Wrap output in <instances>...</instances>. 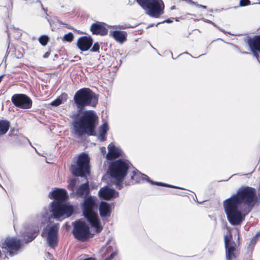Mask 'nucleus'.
I'll use <instances>...</instances> for the list:
<instances>
[{"label": "nucleus", "instance_id": "6e6552de", "mask_svg": "<svg viewBox=\"0 0 260 260\" xmlns=\"http://www.w3.org/2000/svg\"><path fill=\"white\" fill-rule=\"evenodd\" d=\"M129 166L127 162L119 159L112 162L109 167V173L112 178L124 179L127 174Z\"/></svg>", "mask_w": 260, "mask_h": 260}, {"label": "nucleus", "instance_id": "a19ab883", "mask_svg": "<svg viewBox=\"0 0 260 260\" xmlns=\"http://www.w3.org/2000/svg\"><path fill=\"white\" fill-rule=\"evenodd\" d=\"M258 236H260V231L259 232H257L256 233V234H255V237H254L251 241V242H252L253 241H254L255 240V238L257 237H258Z\"/></svg>", "mask_w": 260, "mask_h": 260}, {"label": "nucleus", "instance_id": "8fccbe9b", "mask_svg": "<svg viewBox=\"0 0 260 260\" xmlns=\"http://www.w3.org/2000/svg\"><path fill=\"white\" fill-rule=\"evenodd\" d=\"M101 149H102V151L103 152V151H104L105 152H106V150H105L106 149H105V147L102 148Z\"/></svg>", "mask_w": 260, "mask_h": 260}, {"label": "nucleus", "instance_id": "37998d69", "mask_svg": "<svg viewBox=\"0 0 260 260\" xmlns=\"http://www.w3.org/2000/svg\"><path fill=\"white\" fill-rule=\"evenodd\" d=\"M197 7H200V8H204V9H206L207 7L206 6H204V5H199V4H197V3L196 2V4H195Z\"/></svg>", "mask_w": 260, "mask_h": 260}, {"label": "nucleus", "instance_id": "6ab92c4d", "mask_svg": "<svg viewBox=\"0 0 260 260\" xmlns=\"http://www.w3.org/2000/svg\"><path fill=\"white\" fill-rule=\"evenodd\" d=\"M99 212L102 217H109L111 214V207L109 204L101 202L99 206Z\"/></svg>", "mask_w": 260, "mask_h": 260}, {"label": "nucleus", "instance_id": "7c9ffc66", "mask_svg": "<svg viewBox=\"0 0 260 260\" xmlns=\"http://www.w3.org/2000/svg\"><path fill=\"white\" fill-rule=\"evenodd\" d=\"M74 35L72 32H69L63 36V40L67 42H71L73 40Z\"/></svg>", "mask_w": 260, "mask_h": 260}, {"label": "nucleus", "instance_id": "4c0bfd02", "mask_svg": "<svg viewBox=\"0 0 260 260\" xmlns=\"http://www.w3.org/2000/svg\"><path fill=\"white\" fill-rule=\"evenodd\" d=\"M100 133V135H99V139L101 142L104 141L106 139V136L107 134H104V133Z\"/></svg>", "mask_w": 260, "mask_h": 260}, {"label": "nucleus", "instance_id": "72a5a7b5", "mask_svg": "<svg viewBox=\"0 0 260 260\" xmlns=\"http://www.w3.org/2000/svg\"><path fill=\"white\" fill-rule=\"evenodd\" d=\"M249 47L250 50L252 52L253 55L257 59V60L259 62V56L258 53V51L257 50H255V49H253V48L252 47Z\"/></svg>", "mask_w": 260, "mask_h": 260}, {"label": "nucleus", "instance_id": "ea45409f", "mask_svg": "<svg viewBox=\"0 0 260 260\" xmlns=\"http://www.w3.org/2000/svg\"><path fill=\"white\" fill-rule=\"evenodd\" d=\"M173 19H174L173 18L167 19H166V20H164V21H162L161 22L157 23L156 25L157 26V25H159L160 23H172L173 21Z\"/></svg>", "mask_w": 260, "mask_h": 260}, {"label": "nucleus", "instance_id": "3c124183", "mask_svg": "<svg viewBox=\"0 0 260 260\" xmlns=\"http://www.w3.org/2000/svg\"><path fill=\"white\" fill-rule=\"evenodd\" d=\"M4 75H1L0 76V82H1L2 79L3 78Z\"/></svg>", "mask_w": 260, "mask_h": 260}, {"label": "nucleus", "instance_id": "de8ad7c7", "mask_svg": "<svg viewBox=\"0 0 260 260\" xmlns=\"http://www.w3.org/2000/svg\"><path fill=\"white\" fill-rule=\"evenodd\" d=\"M47 212H45L44 213H42V218H46V216H47Z\"/></svg>", "mask_w": 260, "mask_h": 260}, {"label": "nucleus", "instance_id": "5fc2aeb1", "mask_svg": "<svg viewBox=\"0 0 260 260\" xmlns=\"http://www.w3.org/2000/svg\"><path fill=\"white\" fill-rule=\"evenodd\" d=\"M174 8H175V6H172V7L171 8V10H173V9H174Z\"/></svg>", "mask_w": 260, "mask_h": 260}, {"label": "nucleus", "instance_id": "423d86ee", "mask_svg": "<svg viewBox=\"0 0 260 260\" xmlns=\"http://www.w3.org/2000/svg\"><path fill=\"white\" fill-rule=\"evenodd\" d=\"M151 17L158 18L164 14V4L162 0H136Z\"/></svg>", "mask_w": 260, "mask_h": 260}, {"label": "nucleus", "instance_id": "aec40b11", "mask_svg": "<svg viewBox=\"0 0 260 260\" xmlns=\"http://www.w3.org/2000/svg\"><path fill=\"white\" fill-rule=\"evenodd\" d=\"M247 44L249 47H252L253 49L257 50L260 53V35L248 39Z\"/></svg>", "mask_w": 260, "mask_h": 260}, {"label": "nucleus", "instance_id": "2eb2a0df", "mask_svg": "<svg viewBox=\"0 0 260 260\" xmlns=\"http://www.w3.org/2000/svg\"><path fill=\"white\" fill-rule=\"evenodd\" d=\"M90 29L92 34L100 36H105L108 31V29L105 26V23L100 22L93 23Z\"/></svg>", "mask_w": 260, "mask_h": 260}, {"label": "nucleus", "instance_id": "09e8293b", "mask_svg": "<svg viewBox=\"0 0 260 260\" xmlns=\"http://www.w3.org/2000/svg\"><path fill=\"white\" fill-rule=\"evenodd\" d=\"M47 20H48V22L49 23L50 25H51L53 23V20L51 19H48Z\"/></svg>", "mask_w": 260, "mask_h": 260}, {"label": "nucleus", "instance_id": "4468645a", "mask_svg": "<svg viewBox=\"0 0 260 260\" xmlns=\"http://www.w3.org/2000/svg\"><path fill=\"white\" fill-rule=\"evenodd\" d=\"M93 44L92 38L89 36H82L79 38L77 45L82 51H86L89 50Z\"/></svg>", "mask_w": 260, "mask_h": 260}, {"label": "nucleus", "instance_id": "c756f323", "mask_svg": "<svg viewBox=\"0 0 260 260\" xmlns=\"http://www.w3.org/2000/svg\"><path fill=\"white\" fill-rule=\"evenodd\" d=\"M115 179V185L118 189H121L122 187V182L123 179H118V178H114Z\"/></svg>", "mask_w": 260, "mask_h": 260}, {"label": "nucleus", "instance_id": "f3484780", "mask_svg": "<svg viewBox=\"0 0 260 260\" xmlns=\"http://www.w3.org/2000/svg\"><path fill=\"white\" fill-rule=\"evenodd\" d=\"M89 192L90 188L88 181H87L85 183L82 184L77 187L76 194L78 197L85 198Z\"/></svg>", "mask_w": 260, "mask_h": 260}, {"label": "nucleus", "instance_id": "473e14b6", "mask_svg": "<svg viewBox=\"0 0 260 260\" xmlns=\"http://www.w3.org/2000/svg\"><path fill=\"white\" fill-rule=\"evenodd\" d=\"M134 26H131L129 24H124L122 25H118V26H116V28L120 29H124L126 28H134Z\"/></svg>", "mask_w": 260, "mask_h": 260}, {"label": "nucleus", "instance_id": "c85d7f7f", "mask_svg": "<svg viewBox=\"0 0 260 260\" xmlns=\"http://www.w3.org/2000/svg\"><path fill=\"white\" fill-rule=\"evenodd\" d=\"M108 130L109 127L107 122L104 123L99 127V133L107 134Z\"/></svg>", "mask_w": 260, "mask_h": 260}, {"label": "nucleus", "instance_id": "7ed1b4c3", "mask_svg": "<svg viewBox=\"0 0 260 260\" xmlns=\"http://www.w3.org/2000/svg\"><path fill=\"white\" fill-rule=\"evenodd\" d=\"M67 197L68 193L64 189L56 188L48 194L49 198L54 199L51 203V211L54 218L62 220L73 214V207L63 203Z\"/></svg>", "mask_w": 260, "mask_h": 260}, {"label": "nucleus", "instance_id": "e433bc0d", "mask_svg": "<svg viewBox=\"0 0 260 260\" xmlns=\"http://www.w3.org/2000/svg\"><path fill=\"white\" fill-rule=\"evenodd\" d=\"M225 247L230 245V243L232 242L231 241L230 239L228 238L227 235H225L224 237Z\"/></svg>", "mask_w": 260, "mask_h": 260}, {"label": "nucleus", "instance_id": "a878e982", "mask_svg": "<svg viewBox=\"0 0 260 260\" xmlns=\"http://www.w3.org/2000/svg\"><path fill=\"white\" fill-rule=\"evenodd\" d=\"M148 182H150L151 184H153V185H156L158 186H165V187H171V188H179V189H183V188H182L177 187L176 186H174L172 185H170L169 184H167V183H162V182H155V181H152L150 180V178H149Z\"/></svg>", "mask_w": 260, "mask_h": 260}, {"label": "nucleus", "instance_id": "5701e85b", "mask_svg": "<svg viewBox=\"0 0 260 260\" xmlns=\"http://www.w3.org/2000/svg\"><path fill=\"white\" fill-rule=\"evenodd\" d=\"M112 245H110L109 243H107L106 252L107 253H111L109 256L105 258V260H112L117 253V249L115 246L114 243H113Z\"/></svg>", "mask_w": 260, "mask_h": 260}, {"label": "nucleus", "instance_id": "49530a36", "mask_svg": "<svg viewBox=\"0 0 260 260\" xmlns=\"http://www.w3.org/2000/svg\"><path fill=\"white\" fill-rule=\"evenodd\" d=\"M213 26L216 27L217 28H218L220 31H222V32H224V30L221 29L220 27L219 26H217L214 22H213V24H212Z\"/></svg>", "mask_w": 260, "mask_h": 260}, {"label": "nucleus", "instance_id": "f704fd0d", "mask_svg": "<svg viewBox=\"0 0 260 260\" xmlns=\"http://www.w3.org/2000/svg\"><path fill=\"white\" fill-rule=\"evenodd\" d=\"M100 49V45L98 42L95 43L92 47L90 49V51L95 52L99 51Z\"/></svg>", "mask_w": 260, "mask_h": 260}, {"label": "nucleus", "instance_id": "f257e3e1", "mask_svg": "<svg viewBox=\"0 0 260 260\" xmlns=\"http://www.w3.org/2000/svg\"><path fill=\"white\" fill-rule=\"evenodd\" d=\"M74 101L78 113L72 117V134L76 138H82L84 136H96L95 128L99 117L95 111L86 110L79 117V113L86 106L95 107L98 103L99 96L88 88L78 90L74 94Z\"/></svg>", "mask_w": 260, "mask_h": 260}, {"label": "nucleus", "instance_id": "c03bdc74", "mask_svg": "<svg viewBox=\"0 0 260 260\" xmlns=\"http://www.w3.org/2000/svg\"><path fill=\"white\" fill-rule=\"evenodd\" d=\"M203 21L205 22H207V23H210V24H213V22L209 20H208V19H205V18H203Z\"/></svg>", "mask_w": 260, "mask_h": 260}, {"label": "nucleus", "instance_id": "20e7f679", "mask_svg": "<svg viewBox=\"0 0 260 260\" xmlns=\"http://www.w3.org/2000/svg\"><path fill=\"white\" fill-rule=\"evenodd\" d=\"M67 197L68 193L64 189L56 188L48 194L49 198L54 199L51 203V211L54 218L62 220L73 214V207L63 203Z\"/></svg>", "mask_w": 260, "mask_h": 260}, {"label": "nucleus", "instance_id": "58836bf2", "mask_svg": "<svg viewBox=\"0 0 260 260\" xmlns=\"http://www.w3.org/2000/svg\"><path fill=\"white\" fill-rule=\"evenodd\" d=\"M250 3L249 0H241L240 5L241 6H245Z\"/></svg>", "mask_w": 260, "mask_h": 260}, {"label": "nucleus", "instance_id": "393cba45", "mask_svg": "<svg viewBox=\"0 0 260 260\" xmlns=\"http://www.w3.org/2000/svg\"><path fill=\"white\" fill-rule=\"evenodd\" d=\"M10 122L7 120H0V135L5 134L9 130Z\"/></svg>", "mask_w": 260, "mask_h": 260}, {"label": "nucleus", "instance_id": "f03ea898", "mask_svg": "<svg viewBox=\"0 0 260 260\" xmlns=\"http://www.w3.org/2000/svg\"><path fill=\"white\" fill-rule=\"evenodd\" d=\"M257 199L256 190L241 186L236 194L223 201V207L229 222L233 225L240 224L254 207Z\"/></svg>", "mask_w": 260, "mask_h": 260}, {"label": "nucleus", "instance_id": "4be33fe9", "mask_svg": "<svg viewBox=\"0 0 260 260\" xmlns=\"http://www.w3.org/2000/svg\"><path fill=\"white\" fill-rule=\"evenodd\" d=\"M149 178L147 175L141 173L137 169L133 171V175L131 176V179L135 180L137 182H139L141 180L148 182Z\"/></svg>", "mask_w": 260, "mask_h": 260}, {"label": "nucleus", "instance_id": "0eeeda50", "mask_svg": "<svg viewBox=\"0 0 260 260\" xmlns=\"http://www.w3.org/2000/svg\"><path fill=\"white\" fill-rule=\"evenodd\" d=\"M90 158L89 156L82 153L79 155L77 161V164L72 165L71 167V171L72 174L75 176H80L85 177L87 180L86 175L90 174Z\"/></svg>", "mask_w": 260, "mask_h": 260}, {"label": "nucleus", "instance_id": "603ef678", "mask_svg": "<svg viewBox=\"0 0 260 260\" xmlns=\"http://www.w3.org/2000/svg\"><path fill=\"white\" fill-rule=\"evenodd\" d=\"M154 25V24H150L149 26H148V27H152Z\"/></svg>", "mask_w": 260, "mask_h": 260}, {"label": "nucleus", "instance_id": "bb28decb", "mask_svg": "<svg viewBox=\"0 0 260 260\" xmlns=\"http://www.w3.org/2000/svg\"><path fill=\"white\" fill-rule=\"evenodd\" d=\"M77 179L75 178L71 179L69 181V184L67 186V188L69 190L73 191L76 185Z\"/></svg>", "mask_w": 260, "mask_h": 260}, {"label": "nucleus", "instance_id": "ddd939ff", "mask_svg": "<svg viewBox=\"0 0 260 260\" xmlns=\"http://www.w3.org/2000/svg\"><path fill=\"white\" fill-rule=\"evenodd\" d=\"M119 193L108 186L101 188L99 191V196L101 198L106 200H109L118 196Z\"/></svg>", "mask_w": 260, "mask_h": 260}, {"label": "nucleus", "instance_id": "dca6fc26", "mask_svg": "<svg viewBox=\"0 0 260 260\" xmlns=\"http://www.w3.org/2000/svg\"><path fill=\"white\" fill-rule=\"evenodd\" d=\"M108 153L106 155V158L108 160H113L119 157L121 155V150L113 144L111 143L108 146Z\"/></svg>", "mask_w": 260, "mask_h": 260}, {"label": "nucleus", "instance_id": "6e6d98bb", "mask_svg": "<svg viewBox=\"0 0 260 260\" xmlns=\"http://www.w3.org/2000/svg\"><path fill=\"white\" fill-rule=\"evenodd\" d=\"M175 20H176V21H179V20H178V18H176L175 19Z\"/></svg>", "mask_w": 260, "mask_h": 260}, {"label": "nucleus", "instance_id": "a18cd8bd", "mask_svg": "<svg viewBox=\"0 0 260 260\" xmlns=\"http://www.w3.org/2000/svg\"><path fill=\"white\" fill-rule=\"evenodd\" d=\"M55 19L59 23L63 25H67V24L62 22L61 21H60L59 19H58L57 18H55Z\"/></svg>", "mask_w": 260, "mask_h": 260}, {"label": "nucleus", "instance_id": "2f4dec72", "mask_svg": "<svg viewBox=\"0 0 260 260\" xmlns=\"http://www.w3.org/2000/svg\"><path fill=\"white\" fill-rule=\"evenodd\" d=\"M68 98V95L67 93L64 92L61 93L58 97V99H60V102L61 103L66 102Z\"/></svg>", "mask_w": 260, "mask_h": 260}, {"label": "nucleus", "instance_id": "9b49d317", "mask_svg": "<svg viewBox=\"0 0 260 260\" xmlns=\"http://www.w3.org/2000/svg\"><path fill=\"white\" fill-rule=\"evenodd\" d=\"M1 246L3 249H6L10 256H13L14 252L17 251L20 248V241L15 238L8 237L2 243Z\"/></svg>", "mask_w": 260, "mask_h": 260}, {"label": "nucleus", "instance_id": "cd10ccee", "mask_svg": "<svg viewBox=\"0 0 260 260\" xmlns=\"http://www.w3.org/2000/svg\"><path fill=\"white\" fill-rule=\"evenodd\" d=\"M49 40V37L47 35H42L39 38V43L43 46L47 45Z\"/></svg>", "mask_w": 260, "mask_h": 260}, {"label": "nucleus", "instance_id": "9d476101", "mask_svg": "<svg viewBox=\"0 0 260 260\" xmlns=\"http://www.w3.org/2000/svg\"><path fill=\"white\" fill-rule=\"evenodd\" d=\"M12 103L17 107L28 109L32 106V100L26 94H15L11 98Z\"/></svg>", "mask_w": 260, "mask_h": 260}, {"label": "nucleus", "instance_id": "39448f33", "mask_svg": "<svg viewBox=\"0 0 260 260\" xmlns=\"http://www.w3.org/2000/svg\"><path fill=\"white\" fill-rule=\"evenodd\" d=\"M97 199L92 196L84 198L83 203V214L87 219L91 226L95 229L96 233H100L103 230L100 224L96 211L98 205L96 203Z\"/></svg>", "mask_w": 260, "mask_h": 260}, {"label": "nucleus", "instance_id": "864d4df0", "mask_svg": "<svg viewBox=\"0 0 260 260\" xmlns=\"http://www.w3.org/2000/svg\"><path fill=\"white\" fill-rule=\"evenodd\" d=\"M242 53L244 54H249V53L247 52H243Z\"/></svg>", "mask_w": 260, "mask_h": 260}, {"label": "nucleus", "instance_id": "b1692460", "mask_svg": "<svg viewBox=\"0 0 260 260\" xmlns=\"http://www.w3.org/2000/svg\"><path fill=\"white\" fill-rule=\"evenodd\" d=\"M39 231L38 226L33 227L32 231L27 233L26 238H25V242L29 243L32 241L37 236Z\"/></svg>", "mask_w": 260, "mask_h": 260}, {"label": "nucleus", "instance_id": "1a4fd4ad", "mask_svg": "<svg viewBox=\"0 0 260 260\" xmlns=\"http://www.w3.org/2000/svg\"><path fill=\"white\" fill-rule=\"evenodd\" d=\"M73 234L76 239L84 241L90 237L89 228L85 221L76 220L73 223Z\"/></svg>", "mask_w": 260, "mask_h": 260}, {"label": "nucleus", "instance_id": "412c9836", "mask_svg": "<svg viewBox=\"0 0 260 260\" xmlns=\"http://www.w3.org/2000/svg\"><path fill=\"white\" fill-rule=\"evenodd\" d=\"M112 36L116 41L123 43L126 40L127 33L126 31L114 30L112 32Z\"/></svg>", "mask_w": 260, "mask_h": 260}, {"label": "nucleus", "instance_id": "c9c22d12", "mask_svg": "<svg viewBox=\"0 0 260 260\" xmlns=\"http://www.w3.org/2000/svg\"><path fill=\"white\" fill-rule=\"evenodd\" d=\"M61 102H60V99H58V98L57 99H56L55 100H54L53 101H52L51 103V105L52 106H55V107H57L59 105H60V104H61Z\"/></svg>", "mask_w": 260, "mask_h": 260}, {"label": "nucleus", "instance_id": "79ce46f5", "mask_svg": "<svg viewBox=\"0 0 260 260\" xmlns=\"http://www.w3.org/2000/svg\"><path fill=\"white\" fill-rule=\"evenodd\" d=\"M50 53L49 52H46L44 55H43V58H47L49 57L50 55Z\"/></svg>", "mask_w": 260, "mask_h": 260}, {"label": "nucleus", "instance_id": "a211bd4d", "mask_svg": "<svg viewBox=\"0 0 260 260\" xmlns=\"http://www.w3.org/2000/svg\"><path fill=\"white\" fill-rule=\"evenodd\" d=\"M225 248V258L226 260H233L236 258L235 254L236 243L234 241H232L230 243V245L226 246Z\"/></svg>", "mask_w": 260, "mask_h": 260}, {"label": "nucleus", "instance_id": "f8f14e48", "mask_svg": "<svg viewBox=\"0 0 260 260\" xmlns=\"http://www.w3.org/2000/svg\"><path fill=\"white\" fill-rule=\"evenodd\" d=\"M58 225H52L48 230L47 241L49 246L51 248H55L58 244Z\"/></svg>", "mask_w": 260, "mask_h": 260}]
</instances>
